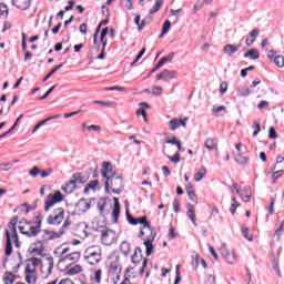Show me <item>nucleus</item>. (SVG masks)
<instances>
[{
	"label": "nucleus",
	"instance_id": "1",
	"mask_svg": "<svg viewBox=\"0 0 284 284\" xmlns=\"http://www.w3.org/2000/svg\"><path fill=\"white\" fill-rule=\"evenodd\" d=\"M101 174L103 179H106L104 184V192L106 194H110V190L113 194H121L123 192V176L112 170V163L103 162Z\"/></svg>",
	"mask_w": 284,
	"mask_h": 284
},
{
	"label": "nucleus",
	"instance_id": "2",
	"mask_svg": "<svg viewBox=\"0 0 284 284\" xmlns=\"http://www.w3.org/2000/svg\"><path fill=\"white\" fill-rule=\"evenodd\" d=\"M11 234L10 231H6V248H4V254L6 256H12V241L16 245V247H21V242H19V234L17 233V227L11 229Z\"/></svg>",
	"mask_w": 284,
	"mask_h": 284
},
{
	"label": "nucleus",
	"instance_id": "3",
	"mask_svg": "<svg viewBox=\"0 0 284 284\" xmlns=\"http://www.w3.org/2000/svg\"><path fill=\"white\" fill-rule=\"evenodd\" d=\"M63 201V194L61 191H54V193H50L47 195V199L44 201V212H50L52 210L53 205H57V203H61Z\"/></svg>",
	"mask_w": 284,
	"mask_h": 284
},
{
	"label": "nucleus",
	"instance_id": "4",
	"mask_svg": "<svg viewBox=\"0 0 284 284\" xmlns=\"http://www.w3.org/2000/svg\"><path fill=\"white\" fill-rule=\"evenodd\" d=\"M65 219V211L63 207H58L53 211V215H49L47 219L48 225H61Z\"/></svg>",
	"mask_w": 284,
	"mask_h": 284
},
{
	"label": "nucleus",
	"instance_id": "5",
	"mask_svg": "<svg viewBox=\"0 0 284 284\" xmlns=\"http://www.w3.org/2000/svg\"><path fill=\"white\" fill-rule=\"evenodd\" d=\"M84 258L89 265H97L101 263V250L94 251V247H90L84 252Z\"/></svg>",
	"mask_w": 284,
	"mask_h": 284
},
{
	"label": "nucleus",
	"instance_id": "6",
	"mask_svg": "<svg viewBox=\"0 0 284 284\" xmlns=\"http://www.w3.org/2000/svg\"><path fill=\"white\" fill-rule=\"evenodd\" d=\"M100 232H101V242L104 245H112L114 243V239H116V232L114 230L100 226Z\"/></svg>",
	"mask_w": 284,
	"mask_h": 284
},
{
	"label": "nucleus",
	"instance_id": "7",
	"mask_svg": "<svg viewBox=\"0 0 284 284\" xmlns=\"http://www.w3.org/2000/svg\"><path fill=\"white\" fill-rule=\"evenodd\" d=\"M140 239L144 241V245L146 247V256H151L152 250H154V245H152V243L154 242V239H156V235H154V233H149L145 235V231L141 230Z\"/></svg>",
	"mask_w": 284,
	"mask_h": 284
},
{
	"label": "nucleus",
	"instance_id": "8",
	"mask_svg": "<svg viewBox=\"0 0 284 284\" xmlns=\"http://www.w3.org/2000/svg\"><path fill=\"white\" fill-rule=\"evenodd\" d=\"M221 255L230 265H236V253L232 252L230 253V250H227V245L223 244L220 247Z\"/></svg>",
	"mask_w": 284,
	"mask_h": 284
},
{
	"label": "nucleus",
	"instance_id": "9",
	"mask_svg": "<svg viewBox=\"0 0 284 284\" xmlns=\"http://www.w3.org/2000/svg\"><path fill=\"white\" fill-rule=\"evenodd\" d=\"M41 223H43V215L41 213H37L33 219V225L30 224L28 226V230H32L31 234H34L36 236L41 233Z\"/></svg>",
	"mask_w": 284,
	"mask_h": 284
},
{
	"label": "nucleus",
	"instance_id": "10",
	"mask_svg": "<svg viewBox=\"0 0 284 284\" xmlns=\"http://www.w3.org/2000/svg\"><path fill=\"white\" fill-rule=\"evenodd\" d=\"M63 236V231L54 232L44 230V234L42 235L43 243H48V241H53V239H61Z\"/></svg>",
	"mask_w": 284,
	"mask_h": 284
},
{
	"label": "nucleus",
	"instance_id": "11",
	"mask_svg": "<svg viewBox=\"0 0 284 284\" xmlns=\"http://www.w3.org/2000/svg\"><path fill=\"white\" fill-rule=\"evenodd\" d=\"M37 272V268H30V265L28 264L24 270L26 274V282L28 284H37V276L34 273Z\"/></svg>",
	"mask_w": 284,
	"mask_h": 284
},
{
	"label": "nucleus",
	"instance_id": "12",
	"mask_svg": "<svg viewBox=\"0 0 284 284\" xmlns=\"http://www.w3.org/2000/svg\"><path fill=\"white\" fill-rule=\"evenodd\" d=\"M276 52L274 50H270L267 58L270 61H273L277 68H284V57L283 55H275Z\"/></svg>",
	"mask_w": 284,
	"mask_h": 284
},
{
	"label": "nucleus",
	"instance_id": "13",
	"mask_svg": "<svg viewBox=\"0 0 284 284\" xmlns=\"http://www.w3.org/2000/svg\"><path fill=\"white\" fill-rule=\"evenodd\" d=\"M32 0H12L11 4L18 10H28Z\"/></svg>",
	"mask_w": 284,
	"mask_h": 284
},
{
	"label": "nucleus",
	"instance_id": "14",
	"mask_svg": "<svg viewBox=\"0 0 284 284\" xmlns=\"http://www.w3.org/2000/svg\"><path fill=\"white\" fill-rule=\"evenodd\" d=\"M114 207L112 211L113 223H119V216L121 214V204L119 203V197H113Z\"/></svg>",
	"mask_w": 284,
	"mask_h": 284
},
{
	"label": "nucleus",
	"instance_id": "15",
	"mask_svg": "<svg viewBox=\"0 0 284 284\" xmlns=\"http://www.w3.org/2000/svg\"><path fill=\"white\" fill-rule=\"evenodd\" d=\"M239 50H241V44H226L223 48V52L224 54H227V57H234Z\"/></svg>",
	"mask_w": 284,
	"mask_h": 284
},
{
	"label": "nucleus",
	"instance_id": "16",
	"mask_svg": "<svg viewBox=\"0 0 284 284\" xmlns=\"http://www.w3.org/2000/svg\"><path fill=\"white\" fill-rule=\"evenodd\" d=\"M109 273L112 274V276H116L118 281L121 278V266L116 262H112L109 267Z\"/></svg>",
	"mask_w": 284,
	"mask_h": 284
},
{
	"label": "nucleus",
	"instance_id": "17",
	"mask_svg": "<svg viewBox=\"0 0 284 284\" xmlns=\"http://www.w3.org/2000/svg\"><path fill=\"white\" fill-rule=\"evenodd\" d=\"M186 209H187V212H186L187 219H190L191 223L196 227V213H194V205L187 204Z\"/></svg>",
	"mask_w": 284,
	"mask_h": 284
},
{
	"label": "nucleus",
	"instance_id": "18",
	"mask_svg": "<svg viewBox=\"0 0 284 284\" xmlns=\"http://www.w3.org/2000/svg\"><path fill=\"white\" fill-rule=\"evenodd\" d=\"M143 225V230H146V234H153L152 225H150V222H148L146 216H142L138 219V224Z\"/></svg>",
	"mask_w": 284,
	"mask_h": 284
},
{
	"label": "nucleus",
	"instance_id": "19",
	"mask_svg": "<svg viewBox=\"0 0 284 284\" xmlns=\"http://www.w3.org/2000/svg\"><path fill=\"white\" fill-rule=\"evenodd\" d=\"M62 192H65V194H72L74 190H77V182L74 180H70L64 186L61 187Z\"/></svg>",
	"mask_w": 284,
	"mask_h": 284
},
{
	"label": "nucleus",
	"instance_id": "20",
	"mask_svg": "<svg viewBox=\"0 0 284 284\" xmlns=\"http://www.w3.org/2000/svg\"><path fill=\"white\" fill-rule=\"evenodd\" d=\"M261 58V53H258V49H251L246 53H244V59H252L256 61V59Z\"/></svg>",
	"mask_w": 284,
	"mask_h": 284
},
{
	"label": "nucleus",
	"instance_id": "21",
	"mask_svg": "<svg viewBox=\"0 0 284 284\" xmlns=\"http://www.w3.org/2000/svg\"><path fill=\"white\" fill-rule=\"evenodd\" d=\"M77 207L79 212H88V210H90V202H88L85 199H81L77 203Z\"/></svg>",
	"mask_w": 284,
	"mask_h": 284
},
{
	"label": "nucleus",
	"instance_id": "22",
	"mask_svg": "<svg viewBox=\"0 0 284 284\" xmlns=\"http://www.w3.org/2000/svg\"><path fill=\"white\" fill-rule=\"evenodd\" d=\"M205 174H207V169H205V166H201L200 170L194 174V181L196 183L203 181Z\"/></svg>",
	"mask_w": 284,
	"mask_h": 284
},
{
	"label": "nucleus",
	"instance_id": "23",
	"mask_svg": "<svg viewBox=\"0 0 284 284\" xmlns=\"http://www.w3.org/2000/svg\"><path fill=\"white\" fill-rule=\"evenodd\" d=\"M204 148H206V150H219V145L216 144V142L214 141V139L212 138H207L204 142Z\"/></svg>",
	"mask_w": 284,
	"mask_h": 284
},
{
	"label": "nucleus",
	"instance_id": "24",
	"mask_svg": "<svg viewBox=\"0 0 284 284\" xmlns=\"http://www.w3.org/2000/svg\"><path fill=\"white\" fill-rule=\"evenodd\" d=\"M105 201H108V197H101L98 201V210H99L101 216H105V205H108V203Z\"/></svg>",
	"mask_w": 284,
	"mask_h": 284
},
{
	"label": "nucleus",
	"instance_id": "25",
	"mask_svg": "<svg viewBox=\"0 0 284 284\" xmlns=\"http://www.w3.org/2000/svg\"><path fill=\"white\" fill-rule=\"evenodd\" d=\"M73 181L75 185L88 183V176L81 174V173H75L73 174Z\"/></svg>",
	"mask_w": 284,
	"mask_h": 284
},
{
	"label": "nucleus",
	"instance_id": "26",
	"mask_svg": "<svg viewBox=\"0 0 284 284\" xmlns=\"http://www.w3.org/2000/svg\"><path fill=\"white\" fill-rule=\"evenodd\" d=\"M235 161L239 163V165H247L250 163V158L243 155V153H237L235 155Z\"/></svg>",
	"mask_w": 284,
	"mask_h": 284
},
{
	"label": "nucleus",
	"instance_id": "27",
	"mask_svg": "<svg viewBox=\"0 0 284 284\" xmlns=\"http://www.w3.org/2000/svg\"><path fill=\"white\" fill-rule=\"evenodd\" d=\"M171 28H172V22L170 20H165V22L163 23V27H162V32L159 36L160 39H163V37H165V34H168V32H170Z\"/></svg>",
	"mask_w": 284,
	"mask_h": 284
},
{
	"label": "nucleus",
	"instance_id": "28",
	"mask_svg": "<svg viewBox=\"0 0 284 284\" xmlns=\"http://www.w3.org/2000/svg\"><path fill=\"white\" fill-rule=\"evenodd\" d=\"M79 258H81V253L73 252V253H70L69 255L64 256L63 261H71L72 263H77V261Z\"/></svg>",
	"mask_w": 284,
	"mask_h": 284
},
{
	"label": "nucleus",
	"instance_id": "29",
	"mask_svg": "<svg viewBox=\"0 0 284 284\" xmlns=\"http://www.w3.org/2000/svg\"><path fill=\"white\" fill-rule=\"evenodd\" d=\"M97 185H99V180L89 182L84 187V194H90V190H97Z\"/></svg>",
	"mask_w": 284,
	"mask_h": 284
},
{
	"label": "nucleus",
	"instance_id": "30",
	"mask_svg": "<svg viewBox=\"0 0 284 284\" xmlns=\"http://www.w3.org/2000/svg\"><path fill=\"white\" fill-rule=\"evenodd\" d=\"M162 74H163V77H164V81H168V79H176L178 72H176V71H171V70L164 69V70L162 71Z\"/></svg>",
	"mask_w": 284,
	"mask_h": 284
},
{
	"label": "nucleus",
	"instance_id": "31",
	"mask_svg": "<svg viewBox=\"0 0 284 284\" xmlns=\"http://www.w3.org/2000/svg\"><path fill=\"white\" fill-rule=\"evenodd\" d=\"M162 7H163V0H155L154 6L150 10V14H156V12H159Z\"/></svg>",
	"mask_w": 284,
	"mask_h": 284
},
{
	"label": "nucleus",
	"instance_id": "32",
	"mask_svg": "<svg viewBox=\"0 0 284 284\" xmlns=\"http://www.w3.org/2000/svg\"><path fill=\"white\" fill-rule=\"evenodd\" d=\"M20 234H23L24 236H28L29 239H32V236H37L36 234H32V230L28 229L27 226H19Z\"/></svg>",
	"mask_w": 284,
	"mask_h": 284
},
{
	"label": "nucleus",
	"instance_id": "33",
	"mask_svg": "<svg viewBox=\"0 0 284 284\" xmlns=\"http://www.w3.org/2000/svg\"><path fill=\"white\" fill-rule=\"evenodd\" d=\"M36 248L32 250L33 254H38L41 255L43 253V250H45V247L43 246V241H38L36 243Z\"/></svg>",
	"mask_w": 284,
	"mask_h": 284
},
{
	"label": "nucleus",
	"instance_id": "34",
	"mask_svg": "<svg viewBox=\"0 0 284 284\" xmlns=\"http://www.w3.org/2000/svg\"><path fill=\"white\" fill-rule=\"evenodd\" d=\"M22 119H23V115H19L18 119L16 120V122L13 123V125L7 132L1 134L2 139L6 138L8 134H10L17 128V125H19V122Z\"/></svg>",
	"mask_w": 284,
	"mask_h": 284
},
{
	"label": "nucleus",
	"instance_id": "35",
	"mask_svg": "<svg viewBox=\"0 0 284 284\" xmlns=\"http://www.w3.org/2000/svg\"><path fill=\"white\" fill-rule=\"evenodd\" d=\"M61 68H63V64H58L55 65L44 78H43V82L45 83V81H48L50 79V77H52L53 74L57 73L58 70H61Z\"/></svg>",
	"mask_w": 284,
	"mask_h": 284
},
{
	"label": "nucleus",
	"instance_id": "36",
	"mask_svg": "<svg viewBox=\"0 0 284 284\" xmlns=\"http://www.w3.org/2000/svg\"><path fill=\"white\" fill-rule=\"evenodd\" d=\"M120 250H121L122 254H124V256H128V254H130V243L122 242L120 245Z\"/></svg>",
	"mask_w": 284,
	"mask_h": 284
},
{
	"label": "nucleus",
	"instance_id": "37",
	"mask_svg": "<svg viewBox=\"0 0 284 284\" xmlns=\"http://www.w3.org/2000/svg\"><path fill=\"white\" fill-rule=\"evenodd\" d=\"M47 265H48V272L49 274H52V270H54V257L49 256L45 258Z\"/></svg>",
	"mask_w": 284,
	"mask_h": 284
},
{
	"label": "nucleus",
	"instance_id": "38",
	"mask_svg": "<svg viewBox=\"0 0 284 284\" xmlns=\"http://www.w3.org/2000/svg\"><path fill=\"white\" fill-rule=\"evenodd\" d=\"M186 194L193 203H196V193L193 191L192 186L186 187Z\"/></svg>",
	"mask_w": 284,
	"mask_h": 284
},
{
	"label": "nucleus",
	"instance_id": "39",
	"mask_svg": "<svg viewBox=\"0 0 284 284\" xmlns=\"http://www.w3.org/2000/svg\"><path fill=\"white\" fill-rule=\"evenodd\" d=\"M166 156H168L169 161H171V163L176 164V163H180V161H181V153H179V152H175L173 156H171V155H166Z\"/></svg>",
	"mask_w": 284,
	"mask_h": 284
},
{
	"label": "nucleus",
	"instance_id": "40",
	"mask_svg": "<svg viewBox=\"0 0 284 284\" xmlns=\"http://www.w3.org/2000/svg\"><path fill=\"white\" fill-rule=\"evenodd\" d=\"M17 280V277L14 276V274H12V272H7L6 273V277H4V283H14V281Z\"/></svg>",
	"mask_w": 284,
	"mask_h": 284
},
{
	"label": "nucleus",
	"instance_id": "41",
	"mask_svg": "<svg viewBox=\"0 0 284 284\" xmlns=\"http://www.w3.org/2000/svg\"><path fill=\"white\" fill-rule=\"evenodd\" d=\"M203 3H206V6H210V3H212V0H204V1H201L199 0L195 6H194V10L195 12L201 10V8H203Z\"/></svg>",
	"mask_w": 284,
	"mask_h": 284
},
{
	"label": "nucleus",
	"instance_id": "42",
	"mask_svg": "<svg viewBox=\"0 0 284 284\" xmlns=\"http://www.w3.org/2000/svg\"><path fill=\"white\" fill-rule=\"evenodd\" d=\"M169 129L174 132V130H178L179 129V120L178 119H172L170 122H169Z\"/></svg>",
	"mask_w": 284,
	"mask_h": 284
},
{
	"label": "nucleus",
	"instance_id": "43",
	"mask_svg": "<svg viewBox=\"0 0 284 284\" xmlns=\"http://www.w3.org/2000/svg\"><path fill=\"white\" fill-rule=\"evenodd\" d=\"M253 130H254L253 136H258V132H261V122L255 121L253 123Z\"/></svg>",
	"mask_w": 284,
	"mask_h": 284
},
{
	"label": "nucleus",
	"instance_id": "44",
	"mask_svg": "<svg viewBox=\"0 0 284 284\" xmlns=\"http://www.w3.org/2000/svg\"><path fill=\"white\" fill-rule=\"evenodd\" d=\"M8 12H9L8 6L3 2H0V17H6Z\"/></svg>",
	"mask_w": 284,
	"mask_h": 284
},
{
	"label": "nucleus",
	"instance_id": "45",
	"mask_svg": "<svg viewBox=\"0 0 284 284\" xmlns=\"http://www.w3.org/2000/svg\"><path fill=\"white\" fill-rule=\"evenodd\" d=\"M54 88H57V84L52 85L42 97L39 98L40 101H45L47 97H50L52 92H54Z\"/></svg>",
	"mask_w": 284,
	"mask_h": 284
},
{
	"label": "nucleus",
	"instance_id": "46",
	"mask_svg": "<svg viewBox=\"0 0 284 284\" xmlns=\"http://www.w3.org/2000/svg\"><path fill=\"white\" fill-rule=\"evenodd\" d=\"M282 174H284V170H280V171L273 172V174H272V179H273L272 183L273 184L276 183V180L281 179Z\"/></svg>",
	"mask_w": 284,
	"mask_h": 284
},
{
	"label": "nucleus",
	"instance_id": "47",
	"mask_svg": "<svg viewBox=\"0 0 284 284\" xmlns=\"http://www.w3.org/2000/svg\"><path fill=\"white\" fill-rule=\"evenodd\" d=\"M181 202L179 201V199H174L173 200V210L175 212V214H179V212H181Z\"/></svg>",
	"mask_w": 284,
	"mask_h": 284
},
{
	"label": "nucleus",
	"instance_id": "48",
	"mask_svg": "<svg viewBox=\"0 0 284 284\" xmlns=\"http://www.w3.org/2000/svg\"><path fill=\"white\" fill-rule=\"evenodd\" d=\"M172 59H174V52L169 53L168 57H163L160 61L163 65H165V63L172 61Z\"/></svg>",
	"mask_w": 284,
	"mask_h": 284
},
{
	"label": "nucleus",
	"instance_id": "49",
	"mask_svg": "<svg viewBox=\"0 0 284 284\" xmlns=\"http://www.w3.org/2000/svg\"><path fill=\"white\" fill-rule=\"evenodd\" d=\"M93 103L95 104V105H106V108H110L111 105H113L114 104V102H110V101H99V100H95V101H93Z\"/></svg>",
	"mask_w": 284,
	"mask_h": 284
},
{
	"label": "nucleus",
	"instance_id": "50",
	"mask_svg": "<svg viewBox=\"0 0 284 284\" xmlns=\"http://www.w3.org/2000/svg\"><path fill=\"white\" fill-rule=\"evenodd\" d=\"M278 134H276V129L274 126H271L268 130V139H277Z\"/></svg>",
	"mask_w": 284,
	"mask_h": 284
},
{
	"label": "nucleus",
	"instance_id": "51",
	"mask_svg": "<svg viewBox=\"0 0 284 284\" xmlns=\"http://www.w3.org/2000/svg\"><path fill=\"white\" fill-rule=\"evenodd\" d=\"M106 91H116V92H125V88L123 87H108L105 88Z\"/></svg>",
	"mask_w": 284,
	"mask_h": 284
},
{
	"label": "nucleus",
	"instance_id": "52",
	"mask_svg": "<svg viewBox=\"0 0 284 284\" xmlns=\"http://www.w3.org/2000/svg\"><path fill=\"white\" fill-rule=\"evenodd\" d=\"M242 234H243L244 239H247V241H252V236L250 235V229H247V227L242 229Z\"/></svg>",
	"mask_w": 284,
	"mask_h": 284
},
{
	"label": "nucleus",
	"instance_id": "53",
	"mask_svg": "<svg viewBox=\"0 0 284 284\" xmlns=\"http://www.w3.org/2000/svg\"><path fill=\"white\" fill-rule=\"evenodd\" d=\"M126 219L131 225H139L138 219H134L132 215L129 213L126 214Z\"/></svg>",
	"mask_w": 284,
	"mask_h": 284
},
{
	"label": "nucleus",
	"instance_id": "54",
	"mask_svg": "<svg viewBox=\"0 0 284 284\" xmlns=\"http://www.w3.org/2000/svg\"><path fill=\"white\" fill-rule=\"evenodd\" d=\"M81 112H83V110L80 109V110L71 112V113H65L64 119H71V116H77V114H81Z\"/></svg>",
	"mask_w": 284,
	"mask_h": 284
},
{
	"label": "nucleus",
	"instance_id": "55",
	"mask_svg": "<svg viewBox=\"0 0 284 284\" xmlns=\"http://www.w3.org/2000/svg\"><path fill=\"white\" fill-rule=\"evenodd\" d=\"M41 170L38 166H34L31 171H29L30 176H38Z\"/></svg>",
	"mask_w": 284,
	"mask_h": 284
},
{
	"label": "nucleus",
	"instance_id": "56",
	"mask_svg": "<svg viewBox=\"0 0 284 284\" xmlns=\"http://www.w3.org/2000/svg\"><path fill=\"white\" fill-rule=\"evenodd\" d=\"M162 90H163V88H161V87H154L152 89V94H154L155 97H161Z\"/></svg>",
	"mask_w": 284,
	"mask_h": 284
},
{
	"label": "nucleus",
	"instance_id": "57",
	"mask_svg": "<svg viewBox=\"0 0 284 284\" xmlns=\"http://www.w3.org/2000/svg\"><path fill=\"white\" fill-rule=\"evenodd\" d=\"M220 92L221 94H225V92H227V82H222L220 84Z\"/></svg>",
	"mask_w": 284,
	"mask_h": 284
},
{
	"label": "nucleus",
	"instance_id": "58",
	"mask_svg": "<svg viewBox=\"0 0 284 284\" xmlns=\"http://www.w3.org/2000/svg\"><path fill=\"white\" fill-rule=\"evenodd\" d=\"M239 92H240V97H250V94H252V91L250 89H245L244 91L239 89Z\"/></svg>",
	"mask_w": 284,
	"mask_h": 284
},
{
	"label": "nucleus",
	"instance_id": "59",
	"mask_svg": "<svg viewBox=\"0 0 284 284\" xmlns=\"http://www.w3.org/2000/svg\"><path fill=\"white\" fill-rule=\"evenodd\" d=\"M179 268H180V266L178 265L176 266V272H175L176 276H175L174 284L181 283V272H179Z\"/></svg>",
	"mask_w": 284,
	"mask_h": 284
},
{
	"label": "nucleus",
	"instance_id": "60",
	"mask_svg": "<svg viewBox=\"0 0 284 284\" xmlns=\"http://www.w3.org/2000/svg\"><path fill=\"white\" fill-rule=\"evenodd\" d=\"M261 32V30L258 29H254L253 31L250 32V37L252 39H254V41H256V37H258V33Z\"/></svg>",
	"mask_w": 284,
	"mask_h": 284
},
{
	"label": "nucleus",
	"instance_id": "61",
	"mask_svg": "<svg viewBox=\"0 0 284 284\" xmlns=\"http://www.w3.org/2000/svg\"><path fill=\"white\" fill-rule=\"evenodd\" d=\"M19 221V216H14L10 222H9V227H17V222Z\"/></svg>",
	"mask_w": 284,
	"mask_h": 284
},
{
	"label": "nucleus",
	"instance_id": "62",
	"mask_svg": "<svg viewBox=\"0 0 284 284\" xmlns=\"http://www.w3.org/2000/svg\"><path fill=\"white\" fill-rule=\"evenodd\" d=\"M29 261L32 263L34 270H37V265H39V263H41V260H39L37 257H31Z\"/></svg>",
	"mask_w": 284,
	"mask_h": 284
},
{
	"label": "nucleus",
	"instance_id": "63",
	"mask_svg": "<svg viewBox=\"0 0 284 284\" xmlns=\"http://www.w3.org/2000/svg\"><path fill=\"white\" fill-rule=\"evenodd\" d=\"M162 172L164 176H170V174H172V172L170 171V168L168 166H162Z\"/></svg>",
	"mask_w": 284,
	"mask_h": 284
},
{
	"label": "nucleus",
	"instance_id": "64",
	"mask_svg": "<svg viewBox=\"0 0 284 284\" xmlns=\"http://www.w3.org/2000/svg\"><path fill=\"white\" fill-rule=\"evenodd\" d=\"M101 274H102L101 270L95 271V282L97 283H101Z\"/></svg>",
	"mask_w": 284,
	"mask_h": 284
}]
</instances>
